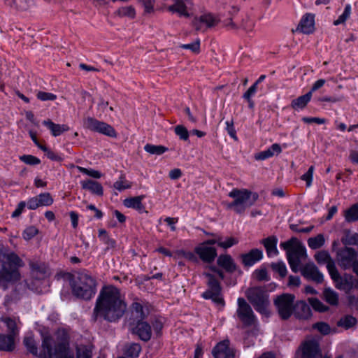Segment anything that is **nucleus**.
Returning <instances> with one entry per match:
<instances>
[{"label":"nucleus","instance_id":"20e7f679","mask_svg":"<svg viewBox=\"0 0 358 358\" xmlns=\"http://www.w3.org/2000/svg\"><path fill=\"white\" fill-rule=\"evenodd\" d=\"M229 196L234 200L232 202L227 203V207L240 214L252 206L259 197L255 192H252L247 189L237 188L233 189L229 193Z\"/></svg>","mask_w":358,"mask_h":358},{"label":"nucleus","instance_id":"c03bdc74","mask_svg":"<svg viewBox=\"0 0 358 358\" xmlns=\"http://www.w3.org/2000/svg\"><path fill=\"white\" fill-rule=\"evenodd\" d=\"M38 199V204L41 206H49L53 203V199L48 192L41 193L36 196Z\"/></svg>","mask_w":358,"mask_h":358},{"label":"nucleus","instance_id":"680f3d73","mask_svg":"<svg viewBox=\"0 0 358 358\" xmlns=\"http://www.w3.org/2000/svg\"><path fill=\"white\" fill-rule=\"evenodd\" d=\"M314 171V166H311L308 171L301 176V179L306 182V185L309 187L311 185L313 174Z\"/></svg>","mask_w":358,"mask_h":358},{"label":"nucleus","instance_id":"864d4df0","mask_svg":"<svg viewBox=\"0 0 358 358\" xmlns=\"http://www.w3.org/2000/svg\"><path fill=\"white\" fill-rule=\"evenodd\" d=\"M180 47L182 49L189 50L194 54H198L200 52V40L197 39L189 44H182Z\"/></svg>","mask_w":358,"mask_h":358},{"label":"nucleus","instance_id":"49530a36","mask_svg":"<svg viewBox=\"0 0 358 358\" xmlns=\"http://www.w3.org/2000/svg\"><path fill=\"white\" fill-rule=\"evenodd\" d=\"M113 187L115 189L121 192L124 189L131 188V183L127 181L124 176H121L119 178V180L114 183Z\"/></svg>","mask_w":358,"mask_h":358},{"label":"nucleus","instance_id":"c85d7f7f","mask_svg":"<svg viewBox=\"0 0 358 358\" xmlns=\"http://www.w3.org/2000/svg\"><path fill=\"white\" fill-rule=\"evenodd\" d=\"M261 243L265 247L268 257L275 256L278 253L276 248L277 238L275 236H269L266 238L262 239Z\"/></svg>","mask_w":358,"mask_h":358},{"label":"nucleus","instance_id":"aec40b11","mask_svg":"<svg viewBox=\"0 0 358 358\" xmlns=\"http://www.w3.org/2000/svg\"><path fill=\"white\" fill-rule=\"evenodd\" d=\"M174 3L169 6L167 10L173 13H177L180 17H188L190 14L188 11L187 4L190 0H173Z\"/></svg>","mask_w":358,"mask_h":358},{"label":"nucleus","instance_id":"bf43d9fd","mask_svg":"<svg viewBox=\"0 0 358 358\" xmlns=\"http://www.w3.org/2000/svg\"><path fill=\"white\" fill-rule=\"evenodd\" d=\"M77 169L83 173L86 174L89 176H91L94 178H100L101 177V174L96 170L93 169H87L84 167L77 166Z\"/></svg>","mask_w":358,"mask_h":358},{"label":"nucleus","instance_id":"6ab92c4d","mask_svg":"<svg viewBox=\"0 0 358 358\" xmlns=\"http://www.w3.org/2000/svg\"><path fill=\"white\" fill-rule=\"evenodd\" d=\"M130 329L132 332L137 334L139 338L145 341L150 339L152 331L150 326L145 322L137 321L130 324Z\"/></svg>","mask_w":358,"mask_h":358},{"label":"nucleus","instance_id":"a878e982","mask_svg":"<svg viewBox=\"0 0 358 358\" xmlns=\"http://www.w3.org/2000/svg\"><path fill=\"white\" fill-rule=\"evenodd\" d=\"M295 315L296 317L301 320H307L311 316V309L310 306L304 301H299L296 303L294 307Z\"/></svg>","mask_w":358,"mask_h":358},{"label":"nucleus","instance_id":"052dcab7","mask_svg":"<svg viewBox=\"0 0 358 358\" xmlns=\"http://www.w3.org/2000/svg\"><path fill=\"white\" fill-rule=\"evenodd\" d=\"M38 229L34 227L31 226L27 227L23 232V238L25 240H30L34 238L38 234Z\"/></svg>","mask_w":358,"mask_h":358},{"label":"nucleus","instance_id":"423d86ee","mask_svg":"<svg viewBox=\"0 0 358 358\" xmlns=\"http://www.w3.org/2000/svg\"><path fill=\"white\" fill-rule=\"evenodd\" d=\"M96 280L85 272L80 273L72 285L73 295L85 300L90 299L96 293Z\"/></svg>","mask_w":358,"mask_h":358},{"label":"nucleus","instance_id":"13d9d810","mask_svg":"<svg viewBox=\"0 0 358 358\" xmlns=\"http://www.w3.org/2000/svg\"><path fill=\"white\" fill-rule=\"evenodd\" d=\"M36 96L43 101H54L57 99V96L52 93L40 91L37 93Z\"/></svg>","mask_w":358,"mask_h":358},{"label":"nucleus","instance_id":"09e8293b","mask_svg":"<svg viewBox=\"0 0 358 358\" xmlns=\"http://www.w3.org/2000/svg\"><path fill=\"white\" fill-rule=\"evenodd\" d=\"M351 14V6L347 4L345 7L343 13L338 17V18L334 22V25L343 24L350 17Z\"/></svg>","mask_w":358,"mask_h":358},{"label":"nucleus","instance_id":"4be33fe9","mask_svg":"<svg viewBox=\"0 0 358 358\" xmlns=\"http://www.w3.org/2000/svg\"><path fill=\"white\" fill-rule=\"evenodd\" d=\"M314 15L311 14H306L301 18L296 30L303 34H310L314 31Z\"/></svg>","mask_w":358,"mask_h":358},{"label":"nucleus","instance_id":"37998d69","mask_svg":"<svg viewBox=\"0 0 358 358\" xmlns=\"http://www.w3.org/2000/svg\"><path fill=\"white\" fill-rule=\"evenodd\" d=\"M132 316L134 320L141 321L145 317V313L143 311V306L138 303L134 302L132 304Z\"/></svg>","mask_w":358,"mask_h":358},{"label":"nucleus","instance_id":"5fc2aeb1","mask_svg":"<svg viewBox=\"0 0 358 358\" xmlns=\"http://www.w3.org/2000/svg\"><path fill=\"white\" fill-rule=\"evenodd\" d=\"M271 268L282 278L287 275V268L283 262L273 263Z\"/></svg>","mask_w":358,"mask_h":358},{"label":"nucleus","instance_id":"412c9836","mask_svg":"<svg viewBox=\"0 0 358 358\" xmlns=\"http://www.w3.org/2000/svg\"><path fill=\"white\" fill-rule=\"evenodd\" d=\"M263 257L262 250L259 249H252L250 252L241 255L242 263L245 266H251Z\"/></svg>","mask_w":358,"mask_h":358},{"label":"nucleus","instance_id":"5701e85b","mask_svg":"<svg viewBox=\"0 0 358 358\" xmlns=\"http://www.w3.org/2000/svg\"><path fill=\"white\" fill-rule=\"evenodd\" d=\"M43 124L50 131L51 134L55 137L69 130V127L67 124H55L50 119L44 120Z\"/></svg>","mask_w":358,"mask_h":358},{"label":"nucleus","instance_id":"1a4fd4ad","mask_svg":"<svg viewBox=\"0 0 358 358\" xmlns=\"http://www.w3.org/2000/svg\"><path fill=\"white\" fill-rule=\"evenodd\" d=\"M204 275L208 279V289L203 293V297L206 299H211L217 305L224 306V301L221 296V287L219 282L211 273H205Z\"/></svg>","mask_w":358,"mask_h":358},{"label":"nucleus","instance_id":"7c9ffc66","mask_svg":"<svg viewBox=\"0 0 358 358\" xmlns=\"http://www.w3.org/2000/svg\"><path fill=\"white\" fill-rule=\"evenodd\" d=\"M34 0H12L10 6L16 10L26 11L34 6Z\"/></svg>","mask_w":358,"mask_h":358},{"label":"nucleus","instance_id":"0eeeda50","mask_svg":"<svg viewBox=\"0 0 358 358\" xmlns=\"http://www.w3.org/2000/svg\"><path fill=\"white\" fill-rule=\"evenodd\" d=\"M245 296L257 311L262 314L267 313L268 295L263 287H250L246 290Z\"/></svg>","mask_w":358,"mask_h":358},{"label":"nucleus","instance_id":"473e14b6","mask_svg":"<svg viewBox=\"0 0 358 358\" xmlns=\"http://www.w3.org/2000/svg\"><path fill=\"white\" fill-rule=\"evenodd\" d=\"M143 196H135L132 198L126 199L124 201V205L127 208H132L140 213L145 211V206L142 203Z\"/></svg>","mask_w":358,"mask_h":358},{"label":"nucleus","instance_id":"a19ab883","mask_svg":"<svg viewBox=\"0 0 358 358\" xmlns=\"http://www.w3.org/2000/svg\"><path fill=\"white\" fill-rule=\"evenodd\" d=\"M345 219L348 222L358 220V204L352 205L345 211Z\"/></svg>","mask_w":358,"mask_h":358},{"label":"nucleus","instance_id":"a211bd4d","mask_svg":"<svg viewBox=\"0 0 358 358\" xmlns=\"http://www.w3.org/2000/svg\"><path fill=\"white\" fill-rule=\"evenodd\" d=\"M194 252L203 262L206 263L213 262L217 257L216 248L206 245V244H200L196 247Z\"/></svg>","mask_w":358,"mask_h":358},{"label":"nucleus","instance_id":"58836bf2","mask_svg":"<svg viewBox=\"0 0 358 358\" xmlns=\"http://www.w3.org/2000/svg\"><path fill=\"white\" fill-rule=\"evenodd\" d=\"M357 323V319L352 315H345L341 317L337 322L338 327L348 329L354 327Z\"/></svg>","mask_w":358,"mask_h":358},{"label":"nucleus","instance_id":"e2e57ef3","mask_svg":"<svg viewBox=\"0 0 358 358\" xmlns=\"http://www.w3.org/2000/svg\"><path fill=\"white\" fill-rule=\"evenodd\" d=\"M241 27L245 30L247 33H250L252 31L254 28V22L252 20L247 18L245 20L243 21Z\"/></svg>","mask_w":358,"mask_h":358},{"label":"nucleus","instance_id":"774afa93","mask_svg":"<svg viewBox=\"0 0 358 358\" xmlns=\"http://www.w3.org/2000/svg\"><path fill=\"white\" fill-rule=\"evenodd\" d=\"M145 13H150L153 11L154 0H143V1Z\"/></svg>","mask_w":358,"mask_h":358},{"label":"nucleus","instance_id":"f8f14e48","mask_svg":"<svg viewBox=\"0 0 358 358\" xmlns=\"http://www.w3.org/2000/svg\"><path fill=\"white\" fill-rule=\"evenodd\" d=\"M322 351L317 341L308 340L304 341L296 352L295 358H320Z\"/></svg>","mask_w":358,"mask_h":358},{"label":"nucleus","instance_id":"8fccbe9b","mask_svg":"<svg viewBox=\"0 0 358 358\" xmlns=\"http://www.w3.org/2000/svg\"><path fill=\"white\" fill-rule=\"evenodd\" d=\"M253 277L259 281H268L269 276L266 268H259L254 271Z\"/></svg>","mask_w":358,"mask_h":358},{"label":"nucleus","instance_id":"f704fd0d","mask_svg":"<svg viewBox=\"0 0 358 358\" xmlns=\"http://www.w3.org/2000/svg\"><path fill=\"white\" fill-rule=\"evenodd\" d=\"M324 300L331 306H336L338 303V294L331 288H325L323 291Z\"/></svg>","mask_w":358,"mask_h":358},{"label":"nucleus","instance_id":"c756f323","mask_svg":"<svg viewBox=\"0 0 358 358\" xmlns=\"http://www.w3.org/2000/svg\"><path fill=\"white\" fill-rule=\"evenodd\" d=\"M311 98V92H309L304 95L300 96L298 98L293 99L291 102V107L294 110L303 109L307 106Z\"/></svg>","mask_w":358,"mask_h":358},{"label":"nucleus","instance_id":"4c0bfd02","mask_svg":"<svg viewBox=\"0 0 358 358\" xmlns=\"http://www.w3.org/2000/svg\"><path fill=\"white\" fill-rule=\"evenodd\" d=\"M141 351L139 344L132 343L125 347L124 355L128 358H136L138 357Z\"/></svg>","mask_w":358,"mask_h":358},{"label":"nucleus","instance_id":"9b49d317","mask_svg":"<svg viewBox=\"0 0 358 358\" xmlns=\"http://www.w3.org/2000/svg\"><path fill=\"white\" fill-rule=\"evenodd\" d=\"M83 127L92 131L98 132L110 137H116L117 133L110 124L88 117L83 120Z\"/></svg>","mask_w":358,"mask_h":358},{"label":"nucleus","instance_id":"f257e3e1","mask_svg":"<svg viewBox=\"0 0 358 358\" xmlns=\"http://www.w3.org/2000/svg\"><path fill=\"white\" fill-rule=\"evenodd\" d=\"M42 338L43 351L39 355L34 339L31 336L24 338V344L29 352L39 357L48 355L50 358H73L69 348V337L64 331H58L52 336L43 334Z\"/></svg>","mask_w":358,"mask_h":358},{"label":"nucleus","instance_id":"f03ea898","mask_svg":"<svg viewBox=\"0 0 358 358\" xmlns=\"http://www.w3.org/2000/svg\"><path fill=\"white\" fill-rule=\"evenodd\" d=\"M127 305L120 290L114 286H106L101 290L94 309L92 317H99L115 322L124 315Z\"/></svg>","mask_w":358,"mask_h":358},{"label":"nucleus","instance_id":"69168bd1","mask_svg":"<svg viewBox=\"0 0 358 358\" xmlns=\"http://www.w3.org/2000/svg\"><path fill=\"white\" fill-rule=\"evenodd\" d=\"M27 208L30 210H35L40 207L38 199L36 196L30 198L26 203Z\"/></svg>","mask_w":358,"mask_h":358},{"label":"nucleus","instance_id":"72a5a7b5","mask_svg":"<svg viewBox=\"0 0 358 358\" xmlns=\"http://www.w3.org/2000/svg\"><path fill=\"white\" fill-rule=\"evenodd\" d=\"M114 15L119 17L134 19L136 17V10L132 6H122L115 10Z\"/></svg>","mask_w":358,"mask_h":358},{"label":"nucleus","instance_id":"de8ad7c7","mask_svg":"<svg viewBox=\"0 0 358 358\" xmlns=\"http://www.w3.org/2000/svg\"><path fill=\"white\" fill-rule=\"evenodd\" d=\"M309 303L316 311L324 313L329 310V307L316 298L309 299Z\"/></svg>","mask_w":358,"mask_h":358},{"label":"nucleus","instance_id":"39448f33","mask_svg":"<svg viewBox=\"0 0 358 358\" xmlns=\"http://www.w3.org/2000/svg\"><path fill=\"white\" fill-rule=\"evenodd\" d=\"M280 247L287 251V260L292 271L298 272L301 260L307 257L305 247L296 238L281 243Z\"/></svg>","mask_w":358,"mask_h":358},{"label":"nucleus","instance_id":"338daca9","mask_svg":"<svg viewBox=\"0 0 358 358\" xmlns=\"http://www.w3.org/2000/svg\"><path fill=\"white\" fill-rule=\"evenodd\" d=\"M26 206V203L24 201H21L18 203L17 208L13 212L12 217H17L20 215L24 208Z\"/></svg>","mask_w":358,"mask_h":358},{"label":"nucleus","instance_id":"dca6fc26","mask_svg":"<svg viewBox=\"0 0 358 358\" xmlns=\"http://www.w3.org/2000/svg\"><path fill=\"white\" fill-rule=\"evenodd\" d=\"M300 271L301 275L308 280L313 281L317 284H320L324 280L323 274L313 262L305 264Z\"/></svg>","mask_w":358,"mask_h":358},{"label":"nucleus","instance_id":"9d476101","mask_svg":"<svg viewBox=\"0 0 358 358\" xmlns=\"http://www.w3.org/2000/svg\"><path fill=\"white\" fill-rule=\"evenodd\" d=\"M237 316L245 327L255 326L257 324L256 317L250 306L243 298H238Z\"/></svg>","mask_w":358,"mask_h":358},{"label":"nucleus","instance_id":"0e129e2a","mask_svg":"<svg viewBox=\"0 0 358 358\" xmlns=\"http://www.w3.org/2000/svg\"><path fill=\"white\" fill-rule=\"evenodd\" d=\"M227 125V131L229 134V135L234 138L235 140L237 139L236 136V131L235 130V128L234 127V121L231 120V121H227L226 122Z\"/></svg>","mask_w":358,"mask_h":358},{"label":"nucleus","instance_id":"603ef678","mask_svg":"<svg viewBox=\"0 0 358 358\" xmlns=\"http://www.w3.org/2000/svg\"><path fill=\"white\" fill-rule=\"evenodd\" d=\"M238 243V241L236 238L229 237L225 241H223L222 237L220 236L219 246L223 249H227L229 248L232 247L234 245H236Z\"/></svg>","mask_w":358,"mask_h":358},{"label":"nucleus","instance_id":"7ed1b4c3","mask_svg":"<svg viewBox=\"0 0 358 358\" xmlns=\"http://www.w3.org/2000/svg\"><path fill=\"white\" fill-rule=\"evenodd\" d=\"M0 281H15L20 279L18 268L23 266L22 259L14 252H8L0 245Z\"/></svg>","mask_w":358,"mask_h":358},{"label":"nucleus","instance_id":"6e6d98bb","mask_svg":"<svg viewBox=\"0 0 358 358\" xmlns=\"http://www.w3.org/2000/svg\"><path fill=\"white\" fill-rule=\"evenodd\" d=\"M175 133L181 140L187 141L189 138V132L182 125H177L175 127Z\"/></svg>","mask_w":358,"mask_h":358},{"label":"nucleus","instance_id":"3c124183","mask_svg":"<svg viewBox=\"0 0 358 358\" xmlns=\"http://www.w3.org/2000/svg\"><path fill=\"white\" fill-rule=\"evenodd\" d=\"M20 161L29 165H37L41 163V160L35 156L31 155H24L20 157Z\"/></svg>","mask_w":358,"mask_h":358},{"label":"nucleus","instance_id":"4468645a","mask_svg":"<svg viewBox=\"0 0 358 358\" xmlns=\"http://www.w3.org/2000/svg\"><path fill=\"white\" fill-rule=\"evenodd\" d=\"M220 22L219 17L212 14L207 13L202 15L199 18H195L192 22V25L196 31H204L203 26L208 28H213L217 26Z\"/></svg>","mask_w":358,"mask_h":358},{"label":"nucleus","instance_id":"2f4dec72","mask_svg":"<svg viewBox=\"0 0 358 358\" xmlns=\"http://www.w3.org/2000/svg\"><path fill=\"white\" fill-rule=\"evenodd\" d=\"M15 348L13 335L0 334V350L12 351Z\"/></svg>","mask_w":358,"mask_h":358},{"label":"nucleus","instance_id":"2eb2a0df","mask_svg":"<svg viewBox=\"0 0 358 358\" xmlns=\"http://www.w3.org/2000/svg\"><path fill=\"white\" fill-rule=\"evenodd\" d=\"M357 254L356 251L351 248H343L341 249L337 254L338 261L340 265L344 268H348L354 266Z\"/></svg>","mask_w":358,"mask_h":358},{"label":"nucleus","instance_id":"b1692460","mask_svg":"<svg viewBox=\"0 0 358 358\" xmlns=\"http://www.w3.org/2000/svg\"><path fill=\"white\" fill-rule=\"evenodd\" d=\"M315 259L319 264H326L329 273L331 271V267L336 268L335 263L327 251L317 252L315 255Z\"/></svg>","mask_w":358,"mask_h":358},{"label":"nucleus","instance_id":"393cba45","mask_svg":"<svg viewBox=\"0 0 358 358\" xmlns=\"http://www.w3.org/2000/svg\"><path fill=\"white\" fill-rule=\"evenodd\" d=\"M217 263L227 272L232 273L236 269V265L234 261L229 255H220L217 258Z\"/></svg>","mask_w":358,"mask_h":358},{"label":"nucleus","instance_id":"cd10ccee","mask_svg":"<svg viewBox=\"0 0 358 358\" xmlns=\"http://www.w3.org/2000/svg\"><path fill=\"white\" fill-rule=\"evenodd\" d=\"M282 152L281 147L278 143L273 144L267 150L257 153L255 155L257 160H264L273 157L275 154L279 155Z\"/></svg>","mask_w":358,"mask_h":358},{"label":"nucleus","instance_id":"c9c22d12","mask_svg":"<svg viewBox=\"0 0 358 358\" xmlns=\"http://www.w3.org/2000/svg\"><path fill=\"white\" fill-rule=\"evenodd\" d=\"M325 238L323 234H317L315 237H311L308 239V245L313 250L319 249L324 245Z\"/></svg>","mask_w":358,"mask_h":358},{"label":"nucleus","instance_id":"bb28decb","mask_svg":"<svg viewBox=\"0 0 358 358\" xmlns=\"http://www.w3.org/2000/svg\"><path fill=\"white\" fill-rule=\"evenodd\" d=\"M80 184L83 189H87L90 191L92 194L99 196L103 195V187L99 182L92 180H87L81 181Z\"/></svg>","mask_w":358,"mask_h":358},{"label":"nucleus","instance_id":"ddd939ff","mask_svg":"<svg viewBox=\"0 0 358 358\" xmlns=\"http://www.w3.org/2000/svg\"><path fill=\"white\" fill-rule=\"evenodd\" d=\"M329 273L337 289L348 292L352 288L353 281L352 277L350 275L345 274L341 275L336 267L335 268H333V269L331 268Z\"/></svg>","mask_w":358,"mask_h":358},{"label":"nucleus","instance_id":"a18cd8bd","mask_svg":"<svg viewBox=\"0 0 358 358\" xmlns=\"http://www.w3.org/2000/svg\"><path fill=\"white\" fill-rule=\"evenodd\" d=\"M1 321L3 322L9 331L8 335H13L14 337L17 334V324L15 320L10 317H2Z\"/></svg>","mask_w":358,"mask_h":358},{"label":"nucleus","instance_id":"79ce46f5","mask_svg":"<svg viewBox=\"0 0 358 358\" xmlns=\"http://www.w3.org/2000/svg\"><path fill=\"white\" fill-rule=\"evenodd\" d=\"M92 346L80 345L76 347V358H92Z\"/></svg>","mask_w":358,"mask_h":358},{"label":"nucleus","instance_id":"6e6552de","mask_svg":"<svg viewBox=\"0 0 358 358\" xmlns=\"http://www.w3.org/2000/svg\"><path fill=\"white\" fill-rule=\"evenodd\" d=\"M294 301L295 296L292 294H282L275 298L273 303L281 319L290 317L294 310Z\"/></svg>","mask_w":358,"mask_h":358},{"label":"nucleus","instance_id":"ea45409f","mask_svg":"<svg viewBox=\"0 0 358 358\" xmlns=\"http://www.w3.org/2000/svg\"><path fill=\"white\" fill-rule=\"evenodd\" d=\"M144 150L151 155H160L166 152L168 148L161 145H156L148 143L145 145Z\"/></svg>","mask_w":358,"mask_h":358},{"label":"nucleus","instance_id":"e433bc0d","mask_svg":"<svg viewBox=\"0 0 358 358\" xmlns=\"http://www.w3.org/2000/svg\"><path fill=\"white\" fill-rule=\"evenodd\" d=\"M238 12V8L234 6L231 7V10L229 11L231 17L223 22L224 26L228 29L234 30L237 29L239 27L237 24L233 21L235 17V15H236Z\"/></svg>","mask_w":358,"mask_h":358},{"label":"nucleus","instance_id":"4d7b16f0","mask_svg":"<svg viewBox=\"0 0 358 358\" xmlns=\"http://www.w3.org/2000/svg\"><path fill=\"white\" fill-rule=\"evenodd\" d=\"M313 327L324 335L329 334L331 331L329 325L325 322H317Z\"/></svg>","mask_w":358,"mask_h":358},{"label":"nucleus","instance_id":"f3484780","mask_svg":"<svg viewBox=\"0 0 358 358\" xmlns=\"http://www.w3.org/2000/svg\"><path fill=\"white\" fill-rule=\"evenodd\" d=\"M212 354L214 358H234L235 350L230 347L229 341L225 340L213 348Z\"/></svg>","mask_w":358,"mask_h":358}]
</instances>
